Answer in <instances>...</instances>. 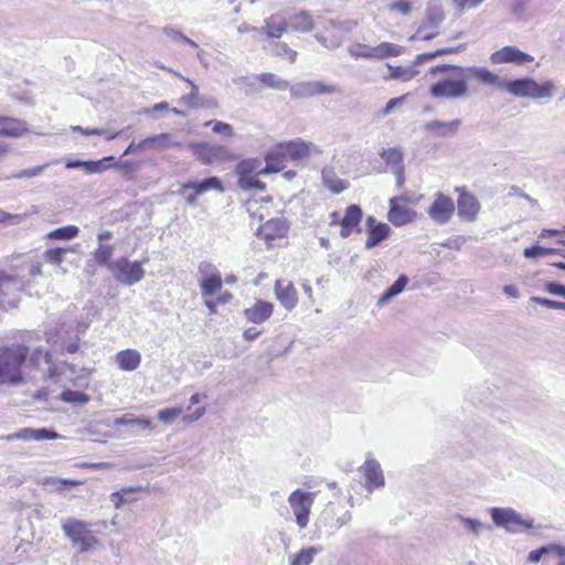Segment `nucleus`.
<instances>
[{
	"instance_id": "obj_29",
	"label": "nucleus",
	"mask_w": 565,
	"mask_h": 565,
	"mask_svg": "<svg viewBox=\"0 0 565 565\" xmlns=\"http://www.w3.org/2000/svg\"><path fill=\"white\" fill-rule=\"evenodd\" d=\"M460 124V119L451 121L431 120L424 125V130L433 132L436 137H450L456 135Z\"/></svg>"
},
{
	"instance_id": "obj_64",
	"label": "nucleus",
	"mask_w": 565,
	"mask_h": 565,
	"mask_svg": "<svg viewBox=\"0 0 565 565\" xmlns=\"http://www.w3.org/2000/svg\"><path fill=\"white\" fill-rule=\"evenodd\" d=\"M29 275L31 277L40 276L41 275V267L42 262L39 259V257H32L30 262L26 263Z\"/></svg>"
},
{
	"instance_id": "obj_23",
	"label": "nucleus",
	"mask_w": 565,
	"mask_h": 565,
	"mask_svg": "<svg viewBox=\"0 0 565 565\" xmlns=\"http://www.w3.org/2000/svg\"><path fill=\"white\" fill-rule=\"evenodd\" d=\"M387 220L395 226H403L412 223L416 212L399 204V199H390Z\"/></svg>"
},
{
	"instance_id": "obj_14",
	"label": "nucleus",
	"mask_w": 565,
	"mask_h": 565,
	"mask_svg": "<svg viewBox=\"0 0 565 565\" xmlns=\"http://www.w3.org/2000/svg\"><path fill=\"white\" fill-rule=\"evenodd\" d=\"M340 93L339 86L319 81L300 82L290 86V95L295 98H309L316 95Z\"/></svg>"
},
{
	"instance_id": "obj_56",
	"label": "nucleus",
	"mask_w": 565,
	"mask_h": 565,
	"mask_svg": "<svg viewBox=\"0 0 565 565\" xmlns=\"http://www.w3.org/2000/svg\"><path fill=\"white\" fill-rule=\"evenodd\" d=\"M111 254L113 247L110 245H99L95 252V259L98 264H105L108 266Z\"/></svg>"
},
{
	"instance_id": "obj_24",
	"label": "nucleus",
	"mask_w": 565,
	"mask_h": 565,
	"mask_svg": "<svg viewBox=\"0 0 565 565\" xmlns=\"http://www.w3.org/2000/svg\"><path fill=\"white\" fill-rule=\"evenodd\" d=\"M181 145L182 143L178 141L172 134L162 132L142 139L141 148H145L146 151H161L178 148L181 147Z\"/></svg>"
},
{
	"instance_id": "obj_8",
	"label": "nucleus",
	"mask_w": 565,
	"mask_h": 565,
	"mask_svg": "<svg viewBox=\"0 0 565 565\" xmlns=\"http://www.w3.org/2000/svg\"><path fill=\"white\" fill-rule=\"evenodd\" d=\"M189 148L192 150L195 159L205 166L223 163L235 158L232 151L222 145L192 142L189 145Z\"/></svg>"
},
{
	"instance_id": "obj_9",
	"label": "nucleus",
	"mask_w": 565,
	"mask_h": 565,
	"mask_svg": "<svg viewBox=\"0 0 565 565\" xmlns=\"http://www.w3.org/2000/svg\"><path fill=\"white\" fill-rule=\"evenodd\" d=\"M355 25L356 22L351 20H343L338 22L334 20H329L324 25V32L317 33L316 39L324 47L334 50L341 45L343 35L351 32Z\"/></svg>"
},
{
	"instance_id": "obj_34",
	"label": "nucleus",
	"mask_w": 565,
	"mask_h": 565,
	"mask_svg": "<svg viewBox=\"0 0 565 565\" xmlns=\"http://www.w3.org/2000/svg\"><path fill=\"white\" fill-rule=\"evenodd\" d=\"M379 156L390 167L391 172L404 168V154L397 147L383 148Z\"/></svg>"
},
{
	"instance_id": "obj_15",
	"label": "nucleus",
	"mask_w": 565,
	"mask_h": 565,
	"mask_svg": "<svg viewBox=\"0 0 565 565\" xmlns=\"http://www.w3.org/2000/svg\"><path fill=\"white\" fill-rule=\"evenodd\" d=\"M534 61V57L526 52L521 51L514 45H507L500 50L494 51L490 55V62L492 64H514L523 66Z\"/></svg>"
},
{
	"instance_id": "obj_58",
	"label": "nucleus",
	"mask_w": 565,
	"mask_h": 565,
	"mask_svg": "<svg viewBox=\"0 0 565 565\" xmlns=\"http://www.w3.org/2000/svg\"><path fill=\"white\" fill-rule=\"evenodd\" d=\"M49 239H62L68 241L71 239V225L62 226L56 228L45 235Z\"/></svg>"
},
{
	"instance_id": "obj_47",
	"label": "nucleus",
	"mask_w": 565,
	"mask_h": 565,
	"mask_svg": "<svg viewBox=\"0 0 565 565\" xmlns=\"http://www.w3.org/2000/svg\"><path fill=\"white\" fill-rule=\"evenodd\" d=\"M135 490L132 488L121 489L118 492H114L110 495L111 502L114 505L119 509L126 503H131L136 501V497L134 495Z\"/></svg>"
},
{
	"instance_id": "obj_21",
	"label": "nucleus",
	"mask_w": 565,
	"mask_h": 565,
	"mask_svg": "<svg viewBox=\"0 0 565 565\" xmlns=\"http://www.w3.org/2000/svg\"><path fill=\"white\" fill-rule=\"evenodd\" d=\"M275 295L281 306L287 310H292L298 303L297 290L290 280H276Z\"/></svg>"
},
{
	"instance_id": "obj_22",
	"label": "nucleus",
	"mask_w": 565,
	"mask_h": 565,
	"mask_svg": "<svg viewBox=\"0 0 565 565\" xmlns=\"http://www.w3.org/2000/svg\"><path fill=\"white\" fill-rule=\"evenodd\" d=\"M7 440H51L60 438V435L51 428H22L18 431L8 435Z\"/></svg>"
},
{
	"instance_id": "obj_63",
	"label": "nucleus",
	"mask_w": 565,
	"mask_h": 565,
	"mask_svg": "<svg viewBox=\"0 0 565 565\" xmlns=\"http://www.w3.org/2000/svg\"><path fill=\"white\" fill-rule=\"evenodd\" d=\"M484 0H459L455 6L459 13L479 7Z\"/></svg>"
},
{
	"instance_id": "obj_31",
	"label": "nucleus",
	"mask_w": 565,
	"mask_h": 565,
	"mask_svg": "<svg viewBox=\"0 0 565 565\" xmlns=\"http://www.w3.org/2000/svg\"><path fill=\"white\" fill-rule=\"evenodd\" d=\"M182 190L189 191H195L196 194L201 195L210 190H216L222 192L223 186L218 178L216 177H210L207 179H204L202 181H190L182 185Z\"/></svg>"
},
{
	"instance_id": "obj_25",
	"label": "nucleus",
	"mask_w": 565,
	"mask_h": 565,
	"mask_svg": "<svg viewBox=\"0 0 565 565\" xmlns=\"http://www.w3.org/2000/svg\"><path fill=\"white\" fill-rule=\"evenodd\" d=\"M288 230L287 221L282 217H276L265 222L260 226L258 235L267 242H270L286 236Z\"/></svg>"
},
{
	"instance_id": "obj_39",
	"label": "nucleus",
	"mask_w": 565,
	"mask_h": 565,
	"mask_svg": "<svg viewBox=\"0 0 565 565\" xmlns=\"http://www.w3.org/2000/svg\"><path fill=\"white\" fill-rule=\"evenodd\" d=\"M402 53V46L390 42H382L379 45L373 46V58L375 60H383L390 56H398Z\"/></svg>"
},
{
	"instance_id": "obj_32",
	"label": "nucleus",
	"mask_w": 565,
	"mask_h": 565,
	"mask_svg": "<svg viewBox=\"0 0 565 565\" xmlns=\"http://www.w3.org/2000/svg\"><path fill=\"white\" fill-rule=\"evenodd\" d=\"M116 362L122 371H135L141 363V355L137 350L126 349L116 354Z\"/></svg>"
},
{
	"instance_id": "obj_53",
	"label": "nucleus",
	"mask_w": 565,
	"mask_h": 565,
	"mask_svg": "<svg viewBox=\"0 0 565 565\" xmlns=\"http://www.w3.org/2000/svg\"><path fill=\"white\" fill-rule=\"evenodd\" d=\"M349 54L355 58H373V46L358 43L349 47Z\"/></svg>"
},
{
	"instance_id": "obj_20",
	"label": "nucleus",
	"mask_w": 565,
	"mask_h": 565,
	"mask_svg": "<svg viewBox=\"0 0 565 565\" xmlns=\"http://www.w3.org/2000/svg\"><path fill=\"white\" fill-rule=\"evenodd\" d=\"M367 238L365 241V248L371 249L377 246L382 241L387 238L391 234V227L386 223H377L374 216L366 218Z\"/></svg>"
},
{
	"instance_id": "obj_59",
	"label": "nucleus",
	"mask_w": 565,
	"mask_h": 565,
	"mask_svg": "<svg viewBox=\"0 0 565 565\" xmlns=\"http://www.w3.org/2000/svg\"><path fill=\"white\" fill-rule=\"evenodd\" d=\"M531 301L540 303L550 309L565 310V301L564 302L556 301V300H551V299L542 298V297H532Z\"/></svg>"
},
{
	"instance_id": "obj_6",
	"label": "nucleus",
	"mask_w": 565,
	"mask_h": 565,
	"mask_svg": "<svg viewBox=\"0 0 565 565\" xmlns=\"http://www.w3.org/2000/svg\"><path fill=\"white\" fill-rule=\"evenodd\" d=\"M147 262L148 259L142 262H130L127 257H121L109 263L108 269L118 282L125 286H132L143 279L145 270L142 265Z\"/></svg>"
},
{
	"instance_id": "obj_51",
	"label": "nucleus",
	"mask_w": 565,
	"mask_h": 565,
	"mask_svg": "<svg viewBox=\"0 0 565 565\" xmlns=\"http://www.w3.org/2000/svg\"><path fill=\"white\" fill-rule=\"evenodd\" d=\"M183 411L184 409L181 406L163 408L157 413V418L163 424L170 425L183 413Z\"/></svg>"
},
{
	"instance_id": "obj_30",
	"label": "nucleus",
	"mask_w": 565,
	"mask_h": 565,
	"mask_svg": "<svg viewBox=\"0 0 565 565\" xmlns=\"http://www.w3.org/2000/svg\"><path fill=\"white\" fill-rule=\"evenodd\" d=\"M114 160L113 156L104 157L96 161L73 160V169H83L85 174H99L107 170Z\"/></svg>"
},
{
	"instance_id": "obj_60",
	"label": "nucleus",
	"mask_w": 565,
	"mask_h": 565,
	"mask_svg": "<svg viewBox=\"0 0 565 565\" xmlns=\"http://www.w3.org/2000/svg\"><path fill=\"white\" fill-rule=\"evenodd\" d=\"M405 97L406 96L404 95L390 99L386 106L382 109V116L385 117L390 115L396 107L402 106L404 104Z\"/></svg>"
},
{
	"instance_id": "obj_46",
	"label": "nucleus",
	"mask_w": 565,
	"mask_h": 565,
	"mask_svg": "<svg viewBox=\"0 0 565 565\" xmlns=\"http://www.w3.org/2000/svg\"><path fill=\"white\" fill-rule=\"evenodd\" d=\"M42 484L51 492H63L71 489V479H60L55 477L44 478Z\"/></svg>"
},
{
	"instance_id": "obj_50",
	"label": "nucleus",
	"mask_w": 565,
	"mask_h": 565,
	"mask_svg": "<svg viewBox=\"0 0 565 565\" xmlns=\"http://www.w3.org/2000/svg\"><path fill=\"white\" fill-rule=\"evenodd\" d=\"M67 253H68V248H62V247L49 248L44 253L43 257L46 263L54 265V266H60L61 263L64 260L65 255Z\"/></svg>"
},
{
	"instance_id": "obj_10",
	"label": "nucleus",
	"mask_w": 565,
	"mask_h": 565,
	"mask_svg": "<svg viewBox=\"0 0 565 565\" xmlns=\"http://www.w3.org/2000/svg\"><path fill=\"white\" fill-rule=\"evenodd\" d=\"M316 493L297 489L288 497V503L294 512L296 523L300 530L309 524L311 508L313 505Z\"/></svg>"
},
{
	"instance_id": "obj_36",
	"label": "nucleus",
	"mask_w": 565,
	"mask_h": 565,
	"mask_svg": "<svg viewBox=\"0 0 565 565\" xmlns=\"http://www.w3.org/2000/svg\"><path fill=\"white\" fill-rule=\"evenodd\" d=\"M321 177L323 185L334 194H339L349 188V181L338 178L330 169H323Z\"/></svg>"
},
{
	"instance_id": "obj_1",
	"label": "nucleus",
	"mask_w": 565,
	"mask_h": 565,
	"mask_svg": "<svg viewBox=\"0 0 565 565\" xmlns=\"http://www.w3.org/2000/svg\"><path fill=\"white\" fill-rule=\"evenodd\" d=\"M470 71L473 74V78L480 83L492 85L519 98L550 99L555 92V85L552 81L539 84L530 77L504 79L484 67H472Z\"/></svg>"
},
{
	"instance_id": "obj_38",
	"label": "nucleus",
	"mask_w": 565,
	"mask_h": 565,
	"mask_svg": "<svg viewBox=\"0 0 565 565\" xmlns=\"http://www.w3.org/2000/svg\"><path fill=\"white\" fill-rule=\"evenodd\" d=\"M418 6V0H388L386 3V9L390 12L398 13L403 17H408Z\"/></svg>"
},
{
	"instance_id": "obj_5",
	"label": "nucleus",
	"mask_w": 565,
	"mask_h": 565,
	"mask_svg": "<svg viewBox=\"0 0 565 565\" xmlns=\"http://www.w3.org/2000/svg\"><path fill=\"white\" fill-rule=\"evenodd\" d=\"M490 515L497 526L503 527L509 533H519L534 526L533 519H524L512 508H491Z\"/></svg>"
},
{
	"instance_id": "obj_27",
	"label": "nucleus",
	"mask_w": 565,
	"mask_h": 565,
	"mask_svg": "<svg viewBox=\"0 0 565 565\" xmlns=\"http://www.w3.org/2000/svg\"><path fill=\"white\" fill-rule=\"evenodd\" d=\"M287 29V20L280 14H273L265 19L259 32L264 33L267 39H279Z\"/></svg>"
},
{
	"instance_id": "obj_17",
	"label": "nucleus",
	"mask_w": 565,
	"mask_h": 565,
	"mask_svg": "<svg viewBox=\"0 0 565 565\" xmlns=\"http://www.w3.org/2000/svg\"><path fill=\"white\" fill-rule=\"evenodd\" d=\"M259 166H257L254 161L244 160L238 163L236 171L238 174V186L244 191H264L266 185L264 182L259 181L254 172L258 170Z\"/></svg>"
},
{
	"instance_id": "obj_45",
	"label": "nucleus",
	"mask_w": 565,
	"mask_h": 565,
	"mask_svg": "<svg viewBox=\"0 0 565 565\" xmlns=\"http://www.w3.org/2000/svg\"><path fill=\"white\" fill-rule=\"evenodd\" d=\"M458 520H460V522L462 523L463 527L472 533L475 536H479L480 533L484 530V529H490V526H487L483 522H481L479 519H473V518H466L461 514H458L456 516Z\"/></svg>"
},
{
	"instance_id": "obj_41",
	"label": "nucleus",
	"mask_w": 565,
	"mask_h": 565,
	"mask_svg": "<svg viewBox=\"0 0 565 565\" xmlns=\"http://www.w3.org/2000/svg\"><path fill=\"white\" fill-rule=\"evenodd\" d=\"M257 79L266 87L276 89V90H285L287 88L290 89L289 82L280 78L274 73H262L257 75Z\"/></svg>"
},
{
	"instance_id": "obj_16",
	"label": "nucleus",
	"mask_w": 565,
	"mask_h": 565,
	"mask_svg": "<svg viewBox=\"0 0 565 565\" xmlns=\"http://www.w3.org/2000/svg\"><path fill=\"white\" fill-rule=\"evenodd\" d=\"M352 513L349 510L339 511L333 504H328L316 522L318 527H328L332 531L339 530L350 523Z\"/></svg>"
},
{
	"instance_id": "obj_35",
	"label": "nucleus",
	"mask_w": 565,
	"mask_h": 565,
	"mask_svg": "<svg viewBox=\"0 0 565 565\" xmlns=\"http://www.w3.org/2000/svg\"><path fill=\"white\" fill-rule=\"evenodd\" d=\"M288 28L297 32H309L313 29L315 22L307 11H300L289 18Z\"/></svg>"
},
{
	"instance_id": "obj_3",
	"label": "nucleus",
	"mask_w": 565,
	"mask_h": 565,
	"mask_svg": "<svg viewBox=\"0 0 565 565\" xmlns=\"http://www.w3.org/2000/svg\"><path fill=\"white\" fill-rule=\"evenodd\" d=\"M29 355V348L22 344L0 347V384L17 386L23 382L22 365Z\"/></svg>"
},
{
	"instance_id": "obj_37",
	"label": "nucleus",
	"mask_w": 565,
	"mask_h": 565,
	"mask_svg": "<svg viewBox=\"0 0 565 565\" xmlns=\"http://www.w3.org/2000/svg\"><path fill=\"white\" fill-rule=\"evenodd\" d=\"M408 282V277L406 275H401L394 284L388 287L385 292L377 300L379 306L386 305L391 299L398 296L406 287Z\"/></svg>"
},
{
	"instance_id": "obj_4",
	"label": "nucleus",
	"mask_w": 565,
	"mask_h": 565,
	"mask_svg": "<svg viewBox=\"0 0 565 565\" xmlns=\"http://www.w3.org/2000/svg\"><path fill=\"white\" fill-rule=\"evenodd\" d=\"M313 145L301 139H295L288 142L277 145L276 149L266 154V167L257 173L278 172L282 169L280 157H289L292 160H299L307 157Z\"/></svg>"
},
{
	"instance_id": "obj_55",
	"label": "nucleus",
	"mask_w": 565,
	"mask_h": 565,
	"mask_svg": "<svg viewBox=\"0 0 565 565\" xmlns=\"http://www.w3.org/2000/svg\"><path fill=\"white\" fill-rule=\"evenodd\" d=\"M179 77H180V78H182V79H184V81H185L186 83H189V84H190V86H191V92H190V94H189V95L183 96V97H182V100H183L188 106H191V107H198V106H200V105H201V103H200V97H199V94H198V92H199L198 86H196L193 82H191L190 79H188V78L185 79L184 77H182V76H180V75H179Z\"/></svg>"
},
{
	"instance_id": "obj_62",
	"label": "nucleus",
	"mask_w": 565,
	"mask_h": 565,
	"mask_svg": "<svg viewBox=\"0 0 565 565\" xmlns=\"http://www.w3.org/2000/svg\"><path fill=\"white\" fill-rule=\"evenodd\" d=\"M25 218V214H10L0 210V223L9 222L10 224H19Z\"/></svg>"
},
{
	"instance_id": "obj_11",
	"label": "nucleus",
	"mask_w": 565,
	"mask_h": 565,
	"mask_svg": "<svg viewBox=\"0 0 565 565\" xmlns=\"http://www.w3.org/2000/svg\"><path fill=\"white\" fill-rule=\"evenodd\" d=\"M24 287L22 278L0 273V307L3 309L17 308L19 294Z\"/></svg>"
},
{
	"instance_id": "obj_49",
	"label": "nucleus",
	"mask_w": 565,
	"mask_h": 565,
	"mask_svg": "<svg viewBox=\"0 0 565 565\" xmlns=\"http://www.w3.org/2000/svg\"><path fill=\"white\" fill-rule=\"evenodd\" d=\"M271 53L279 57H286L290 63H295L297 58V52L291 50L286 43L276 42L270 49Z\"/></svg>"
},
{
	"instance_id": "obj_40",
	"label": "nucleus",
	"mask_w": 565,
	"mask_h": 565,
	"mask_svg": "<svg viewBox=\"0 0 565 565\" xmlns=\"http://www.w3.org/2000/svg\"><path fill=\"white\" fill-rule=\"evenodd\" d=\"M419 63H415L413 65H408V66H388L391 73H390V76L388 78H392V79H398V81H402V82H408L411 81L412 78H414L416 75H418V71L416 70V65H418Z\"/></svg>"
},
{
	"instance_id": "obj_48",
	"label": "nucleus",
	"mask_w": 565,
	"mask_h": 565,
	"mask_svg": "<svg viewBox=\"0 0 565 565\" xmlns=\"http://www.w3.org/2000/svg\"><path fill=\"white\" fill-rule=\"evenodd\" d=\"M116 426H122V425H135L139 426L143 429H151L152 423L148 418H140V417H132L130 415H125L122 417L115 419Z\"/></svg>"
},
{
	"instance_id": "obj_26",
	"label": "nucleus",
	"mask_w": 565,
	"mask_h": 565,
	"mask_svg": "<svg viewBox=\"0 0 565 565\" xmlns=\"http://www.w3.org/2000/svg\"><path fill=\"white\" fill-rule=\"evenodd\" d=\"M362 220V210L359 205L352 204L349 205L345 210V214L340 222L341 231L340 235L342 237H348L351 233L358 228V232H361L359 228L360 222Z\"/></svg>"
},
{
	"instance_id": "obj_33",
	"label": "nucleus",
	"mask_w": 565,
	"mask_h": 565,
	"mask_svg": "<svg viewBox=\"0 0 565 565\" xmlns=\"http://www.w3.org/2000/svg\"><path fill=\"white\" fill-rule=\"evenodd\" d=\"M24 131H26V124L24 121L0 116V136L20 137Z\"/></svg>"
},
{
	"instance_id": "obj_28",
	"label": "nucleus",
	"mask_w": 565,
	"mask_h": 565,
	"mask_svg": "<svg viewBox=\"0 0 565 565\" xmlns=\"http://www.w3.org/2000/svg\"><path fill=\"white\" fill-rule=\"evenodd\" d=\"M274 307L270 302L257 300L250 308L244 310L245 318L253 323H263L273 315Z\"/></svg>"
},
{
	"instance_id": "obj_57",
	"label": "nucleus",
	"mask_w": 565,
	"mask_h": 565,
	"mask_svg": "<svg viewBox=\"0 0 565 565\" xmlns=\"http://www.w3.org/2000/svg\"><path fill=\"white\" fill-rule=\"evenodd\" d=\"M212 125V130L215 134H222L226 137H233L234 130L233 127L230 124L223 122V121H207L205 122V126Z\"/></svg>"
},
{
	"instance_id": "obj_61",
	"label": "nucleus",
	"mask_w": 565,
	"mask_h": 565,
	"mask_svg": "<svg viewBox=\"0 0 565 565\" xmlns=\"http://www.w3.org/2000/svg\"><path fill=\"white\" fill-rule=\"evenodd\" d=\"M46 166H39L31 169L21 170L20 172L13 174V178L15 179H24V178H33L39 175Z\"/></svg>"
},
{
	"instance_id": "obj_52",
	"label": "nucleus",
	"mask_w": 565,
	"mask_h": 565,
	"mask_svg": "<svg viewBox=\"0 0 565 565\" xmlns=\"http://www.w3.org/2000/svg\"><path fill=\"white\" fill-rule=\"evenodd\" d=\"M198 275L200 276V280H204L210 278H216V276H220L221 273L214 264L204 260L201 262L198 266Z\"/></svg>"
},
{
	"instance_id": "obj_54",
	"label": "nucleus",
	"mask_w": 565,
	"mask_h": 565,
	"mask_svg": "<svg viewBox=\"0 0 565 565\" xmlns=\"http://www.w3.org/2000/svg\"><path fill=\"white\" fill-rule=\"evenodd\" d=\"M459 49L460 47H456V49H454V47H446V49L436 50L435 52H431V53H423V54H419V55L416 56L415 63H423V62H426V61L434 60L437 56L457 53L459 51Z\"/></svg>"
},
{
	"instance_id": "obj_44",
	"label": "nucleus",
	"mask_w": 565,
	"mask_h": 565,
	"mask_svg": "<svg viewBox=\"0 0 565 565\" xmlns=\"http://www.w3.org/2000/svg\"><path fill=\"white\" fill-rule=\"evenodd\" d=\"M523 254L526 258H536V257L554 255V254L565 257V252L562 249L548 248V247H543L540 245H533L531 247L525 248Z\"/></svg>"
},
{
	"instance_id": "obj_2",
	"label": "nucleus",
	"mask_w": 565,
	"mask_h": 565,
	"mask_svg": "<svg viewBox=\"0 0 565 565\" xmlns=\"http://www.w3.org/2000/svg\"><path fill=\"white\" fill-rule=\"evenodd\" d=\"M471 67L443 64L430 68L431 74L445 73V77L429 86V94L439 99H459L469 96L467 79L473 77Z\"/></svg>"
},
{
	"instance_id": "obj_19",
	"label": "nucleus",
	"mask_w": 565,
	"mask_h": 565,
	"mask_svg": "<svg viewBox=\"0 0 565 565\" xmlns=\"http://www.w3.org/2000/svg\"><path fill=\"white\" fill-rule=\"evenodd\" d=\"M456 191L460 194L457 201L458 216L466 222L476 221L480 212V203L478 199L461 188H456Z\"/></svg>"
},
{
	"instance_id": "obj_12",
	"label": "nucleus",
	"mask_w": 565,
	"mask_h": 565,
	"mask_svg": "<svg viewBox=\"0 0 565 565\" xmlns=\"http://www.w3.org/2000/svg\"><path fill=\"white\" fill-rule=\"evenodd\" d=\"M90 525L82 521H73V546H77L82 553L95 552L102 545Z\"/></svg>"
},
{
	"instance_id": "obj_7",
	"label": "nucleus",
	"mask_w": 565,
	"mask_h": 565,
	"mask_svg": "<svg viewBox=\"0 0 565 565\" xmlns=\"http://www.w3.org/2000/svg\"><path fill=\"white\" fill-rule=\"evenodd\" d=\"M445 20V13L440 4L428 3L425 18L409 41H430L439 34V26Z\"/></svg>"
},
{
	"instance_id": "obj_42",
	"label": "nucleus",
	"mask_w": 565,
	"mask_h": 565,
	"mask_svg": "<svg viewBox=\"0 0 565 565\" xmlns=\"http://www.w3.org/2000/svg\"><path fill=\"white\" fill-rule=\"evenodd\" d=\"M321 547L310 546L308 548H302L298 554H296L291 561L290 565H310L320 552Z\"/></svg>"
},
{
	"instance_id": "obj_43",
	"label": "nucleus",
	"mask_w": 565,
	"mask_h": 565,
	"mask_svg": "<svg viewBox=\"0 0 565 565\" xmlns=\"http://www.w3.org/2000/svg\"><path fill=\"white\" fill-rule=\"evenodd\" d=\"M201 295L203 297H211L221 290L223 286L222 276H216V278H210L204 280H199Z\"/></svg>"
},
{
	"instance_id": "obj_18",
	"label": "nucleus",
	"mask_w": 565,
	"mask_h": 565,
	"mask_svg": "<svg viewBox=\"0 0 565 565\" xmlns=\"http://www.w3.org/2000/svg\"><path fill=\"white\" fill-rule=\"evenodd\" d=\"M363 473L365 483L364 487L367 492L375 489H381L385 486V478L381 465L374 458H367L363 466L360 468Z\"/></svg>"
},
{
	"instance_id": "obj_13",
	"label": "nucleus",
	"mask_w": 565,
	"mask_h": 565,
	"mask_svg": "<svg viewBox=\"0 0 565 565\" xmlns=\"http://www.w3.org/2000/svg\"><path fill=\"white\" fill-rule=\"evenodd\" d=\"M455 210L456 206L452 199L445 195L443 192H437L434 195L433 203L427 210V214L434 223L445 225L451 220Z\"/></svg>"
}]
</instances>
